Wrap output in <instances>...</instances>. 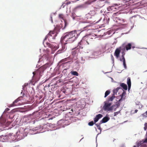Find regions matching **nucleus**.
I'll return each instance as SVG.
<instances>
[{
	"label": "nucleus",
	"instance_id": "1",
	"mask_svg": "<svg viewBox=\"0 0 147 147\" xmlns=\"http://www.w3.org/2000/svg\"><path fill=\"white\" fill-rule=\"evenodd\" d=\"M77 34L76 31H71L66 33L65 35L61 38L62 40H64L67 43H72L76 39Z\"/></svg>",
	"mask_w": 147,
	"mask_h": 147
},
{
	"label": "nucleus",
	"instance_id": "2",
	"mask_svg": "<svg viewBox=\"0 0 147 147\" xmlns=\"http://www.w3.org/2000/svg\"><path fill=\"white\" fill-rule=\"evenodd\" d=\"M92 37L91 35L84 36L78 43L77 47L83 49L85 46L90 44L93 41Z\"/></svg>",
	"mask_w": 147,
	"mask_h": 147
},
{
	"label": "nucleus",
	"instance_id": "3",
	"mask_svg": "<svg viewBox=\"0 0 147 147\" xmlns=\"http://www.w3.org/2000/svg\"><path fill=\"white\" fill-rule=\"evenodd\" d=\"M104 105L102 109L104 111H110L113 110L114 106L113 105L111 106V103L105 101L104 102Z\"/></svg>",
	"mask_w": 147,
	"mask_h": 147
},
{
	"label": "nucleus",
	"instance_id": "4",
	"mask_svg": "<svg viewBox=\"0 0 147 147\" xmlns=\"http://www.w3.org/2000/svg\"><path fill=\"white\" fill-rule=\"evenodd\" d=\"M44 71L43 69H40V68L37 71L33 72V77L35 78L38 76L40 78L43 75V72Z\"/></svg>",
	"mask_w": 147,
	"mask_h": 147
},
{
	"label": "nucleus",
	"instance_id": "5",
	"mask_svg": "<svg viewBox=\"0 0 147 147\" xmlns=\"http://www.w3.org/2000/svg\"><path fill=\"white\" fill-rule=\"evenodd\" d=\"M59 17L60 18H61L64 21V26L63 27V25L61 24V26H60L61 27V28H63L62 29H65L66 27L68 25V23L67 21L66 20L64 19V16L62 14H60L59 15Z\"/></svg>",
	"mask_w": 147,
	"mask_h": 147
},
{
	"label": "nucleus",
	"instance_id": "6",
	"mask_svg": "<svg viewBox=\"0 0 147 147\" xmlns=\"http://www.w3.org/2000/svg\"><path fill=\"white\" fill-rule=\"evenodd\" d=\"M146 142H147V138L144 140H143L142 141L136 142V145L134 146L133 147H139L140 146H141L145 147L146 145V144H144V143Z\"/></svg>",
	"mask_w": 147,
	"mask_h": 147
},
{
	"label": "nucleus",
	"instance_id": "7",
	"mask_svg": "<svg viewBox=\"0 0 147 147\" xmlns=\"http://www.w3.org/2000/svg\"><path fill=\"white\" fill-rule=\"evenodd\" d=\"M57 34L55 33V31H50L49 33L47 35L45 38V39L46 38H49H49L51 39V37H52V38L54 39L55 38V37L57 36Z\"/></svg>",
	"mask_w": 147,
	"mask_h": 147
},
{
	"label": "nucleus",
	"instance_id": "8",
	"mask_svg": "<svg viewBox=\"0 0 147 147\" xmlns=\"http://www.w3.org/2000/svg\"><path fill=\"white\" fill-rule=\"evenodd\" d=\"M55 43H54L53 44H51L49 42H47L46 45L47 46L50 48L52 51H55L58 48V47L56 46Z\"/></svg>",
	"mask_w": 147,
	"mask_h": 147
},
{
	"label": "nucleus",
	"instance_id": "9",
	"mask_svg": "<svg viewBox=\"0 0 147 147\" xmlns=\"http://www.w3.org/2000/svg\"><path fill=\"white\" fill-rule=\"evenodd\" d=\"M136 1H134V2L133 1H127L126 2V3H127L126 4H128V5H136V6H140L141 5H142L143 4H141V1L135 3Z\"/></svg>",
	"mask_w": 147,
	"mask_h": 147
},
{
	"label": "nucleus",
	"instance_id": "10",
	"mask_svg": "<svg viewBox=\"0 0 147 147\" xmlns=\"http://www.w3.org/2000/svg\"><path fill=\"white\" fill-rule=\"evenodd\" d=\"M123 52L122 53V55L121 56V58H120V61H123V65L125 69H127V66L125 63V59L124 57V55H125V53L124 52V51H125V48L123 49Z\"/></svg>",
	"mask_w": 147,
	"mask_h": 147
},
{
	"label": "nucleus",
	"instance_id": "11",
	"mask_svg": "<svg viewBox=\"0 0 147 147\" xmlns=\"http://www.w3.org/2000/svg\"><path fill=\"white\" fill-rule=\"evenodd\" d=\"M9 136L8 135H3L0 136V142H6L7 141L8 139L9 138Z\"/></svg>",
	"mask_w": 147,
	"mask_h": 147
},
{
	"label": "nucleus",
	"instance_id": "12",
	"mask_svg": "<svg viewBox=\"0 0 147 147\" xmlns=\"http://www.w3.org/2000/svg\"><path fill=\"white\" fill-rule=\"evenodd\" d=\"M22 98V97H20L15 100L13 103L10 105V107H12L19 105V103H17L21 100L20 98Z\"/></svg>",
	"mask_w": 147,
	"mask_h": 147
},
{
	"label": "nucleus",
	"instance_id": "13",
	"mask_svg": "<svg viewBox=\"0 0 147 147\" xmlns=\"http://www.w3.org/2000/svg\"><path fill=\"white\" fill-rule=\"evenodd\" d=\"M121 50V47H119L117 48L115 51L114 55L117 58H118L119 57Z\"/></svg>",
	"mask_w": 147,
	"mask_h": 147
},
{
	"label": "nucleus",
	"instance_id": "14",
	"mask_svg": "<svg viewBox=\"0 0 147 147\" xmlns=\"http://www.w3.org/2000/svg\"><path fill=\"white\" fill-rule=\"evenodd\" d=\"M92 2L93 1H88L85 3L84 4L79 5L76 8L77 9L79 8H82L85 7L86 5L91 4Z\"/></svg>",
	"mask_w": 147,
	"mask_h": 147
},
{
	"label": "nucleus",
	"instance_id": "15",
	"mask_svg": "<svg viewBox=\"0 0 147 147\" xmlns=\"http://www.w3.org/2000/svg\"><path fill=\"white\" fill-rule=\"evenodd\" d=\"M103 116L101 114H99L96 115V117L94 119V123H95L96 122H97L98 120L102 117Z\"/></svg>",
	"mask_w": 147,
	"mask_h": 147
},
{
	"label": "nucleus",
	"instance_id": "16",
	"mask_svg": "<svg viewBox=\"0 0 147 147\" xmlns=\"http://www.w3.org/2000/svg\"><path fill=\"white\" fill-rule=\"evenodd\" d=\"M69 59L70 58L69 57H68L66 58H65L62 59L59 61V63H63V64H65L69 62V61H68L66 62V61H67L69 60Z\"/></svg>",
	"mask_w": 147,
	"mask_h": 147
},
{
	"label": "nucleus",
	"instance_id": "17",
	"mask_svg": "<svg viewBox=\"0 0 147 147\" xmlns=\"http://www.w3.org/2000/svg\"><path fill=\"white\" fill-rule=\"evenodd\" d=\"M117 18L118 20L119 21V23L120 24H122V23H125V24H123L124 25H126L127 24V22L125 19H122V18Z\"/></svg>",
	"mask_w": 147,
	"mask_h": 147
},
{
	"label": "nucleus",
	"instance_id": "18",
	"mask_svg": "<svg viewBox=\"0 0 147 147\" xmlns=\"http://www.w3.org/2000/svg\"><path fill=\"white\" fill-rule=\"evenodd\" d=\"M78 49L79 48L78 47L77 48H75L72 49V53L73 55H75L78 53L79 51Z\"/></svg>",
	"mask_w": 147,
	"mask_h": 147
},
{
	"label": "nucleus",
	"instance_id": "19",
	"mask_svg": "<svg viewBox=\"0 0 147 147\" xmlns=\"http://www.w3.org/2000/svg\"><path fill=\"white\" fill-rule=\"evenodd\" d=\"M126 94V93L124 92H123L122 94L120 95V96L121 97V98L120 99L119 101V102H121L123 100H124L125 98V95Z\"/></svg>",
	"mask_w": 147,
	"mask_h": 147
},
{
	"label": "nucleus",
	"instance_id": "20",
	"mask_svg": "<svg viewBox=\"0 0 147 147\" xmlns=\"http://www.w3.org/2000/svg\"><path fill=\"white\" fill-rule=\"evenodd\" d=\"M110 119V118L107 117H104L102 120L100 121L101 123H105L107 122Z\"/></svg>",
	"mask_w": 147,
	"mask_h": 147
},
{
	"label": "nucleus",
	"instance_id": "21",
	"mask_svg": "<svg viewBox=\"0 0 147 147\" xmlns=\"http://www.w3.org/2000/svg\"><path fill=\"white\" fill-rule=\"evenodd\" d=\"M127 83L128 85V90H129L131 86V81L130 77H128L127 79Z\"/></svg>",
	"mask_w": 147,
	"mask_h": 147
},
{
	"label": "nucleus",
	"instance_id": "22",
	"mask_svg": "<svg viewBox=\"0 0 147 147\" xmlns=\"http://www.w3.org/2000/svg\"><path fill=\"white\" fill-rule=\"evenodd\" d=\"M50 66V65L49 63H46L45 64V65H43L42 67H40V69H43L44 70H45L47 68L49 67Z\"/></svg>",
	"mask_w": 147,
	"mask_h": 147
},
{
	"label": "nucleus",
	"instance_id": "23",
	"mask_svg": "<svg viewBox=\"0 0 147 147\" xmlns=\"http://www.w3.org/2000/svg\"><path fill=\"white\" fill-rule=\"evenodd\" d=\"M115 97V96H114V95H112V96H109L108 97L107 99V100L106 101L108 102H110L112 101Z\"/></svg>",
	"mask_w": 147,
	"mask_h": 147
},
{
	"label": "nucleus",
	"instance_id": "24",
	"mask_svg": "<svg viewBox=\"0 0 147 147\" xmlns=\"http://www.w3.org/2000/svg\"><path fill=\"white\" fill-rule=\"evenodd\" d=\"M120 86L125 90H127V86L124 83H121Z\"/></svg>",
	"mask_w": 147,
	"mask_h": 147
},
{
	"label": "nucleus",
	"instance_id": "25",
	"mask_svg": "<svg viewBox=\"0 0 147 147\" xmlns=\"http://www.w3.org/2000/svg\"><path fill=\"white\" fill-rule=\"evenodd\" d=\"M131 45L130 43H128L125 46V48L126 50L127 51L129 50L131 48Z\"/></svg>",
	"mask_w": 147,
	"mask_h": 147
},
{
	"label": "nucleus",
	"instance_id": "26",
	"mask_svg": "<svg viewBox=\"0 0 147 147\" xmlns=\"http://www.w3.org/2000/svg\"><path fill=\"white\" fill-rule=\"evenodd\" d=\"M71 74L74 76H78L79 75L78 73L76 71H71Z\"/></svg>",
	"mask_w": 147,
	"mask_h": 147
},
{
	"label": "nucleus",
	"instance_id": "27",
	"mask_svg": "<svg viewBox=\"0 0 147 147\" xmlns=\"http://www.w3.org/2000/svg\"><path fill=\"white\" fill-rule=\"evenodd\" d=\"M119 89V88H117L116 89H114L113 91V94L112 95H114L115 96V94H117V93L118 92Z\"/></svg>",
	"mask_w": 147,
	"mask_h": 147
},
{
	"label": "nucleus",
	"instance_id": "28",
	"mask_svg": "<svg viewBox=\"0 0 147 147\" xmlns=\"http://www.w3.org/2000/svg\"><path fill=\"white\" fill-rule=\"evenodd\" d=\"M110 93V91L109 90H107L106 91L105 93L104 97H106L108 95H109Z\"/></svg>",
	"mask_w": 147,
	"mask_h": 147
},
{
	"label": "nucleus",
	"instance_id": "29",
	"mask_svg": "<svg viewBox=\"0 0 147 147\" xmlns=\"http://www.w3.org/2000/svg\"><path fill=\"white\" fill-rule=\"evenodd\" d=\"M76 14L74 12H73L71 13V17L73 18V20H75V19L76 16Z\"/></svg>",
	"mask_w": 147,
	"mask_h": 147
},
{
	"label": "nucleus",
	"instance_id": "30",
	"mask_svg": "<svg viewBox=\"0 0 147 147\" xmlns=\"http://www.w3.org/2000/svg\"><path fill=\"white\" fill-rule=\"evenodd\" d=\"M66 1L65 2V3H63L64 4V6H65L66 5H67L71 3V2L70 1H68L66 2Z\"/></svg>",
	"mask_w": 147,
	"mask_h": 147
},
{
	"label": "nucleus",
	"instance_id": "31",
	"mask_svg": "<svg viewBox=\"0 0 147 147\" xmlns=\"http://www.w3.org/2000/svg\"><path fill=\"white\" fill-rule=\"evenodd\" d=\"M94 124V122L93 121H91L88 123V125L90 126H92Z\"/></svg>",
	"mask_w": 147,
	"mask_h": 147
},
{
	"label": "nucleus",
	"instance_id": "32",
	"mask_svg": "<svg viewBox=\"0 0 147 147\" xmlns=\"http://www.w3.org/2000/svg\"><path fill=\"white\" fill-rule=\"evenodd\" d=\"M144 129L145 130H146L147 129V123H145Z\"/></svg>",
	"mask_w": 147,
	"mask_h": 147
},
{
	"label": "nucleus",
	"instance_id": "33",
	"mask_svg": "<svg viewBox=\"0 0 147 147\" xmlns=\"http://www.w3.org/2000/svg\"><path fill=\"white\" fill-rule=\"evenodd\" d=\"M120 102H119V101H118V102H117V103L116 104V105L117 106V107H119L120 105Z\"/></svg>",
	"mask_w": 147,
	"mask_h": 147
},
{
	"label": "nucleus",
	"instance_id": "34",
	"mask_svg": "<svg viewBox=\"0 0 147 147\" xmlns=\"http://www.w3.org/2000/svg\"><path fill=\"white\" fill-rule=\"evenodd\" d=\"M120 112V111H119L114 113V116H116L118 115Z\"/></svg>",
	"mask_w": 147,
	"mask_h": 147
},
{
	"label": "nucleus",
	"instance_id": "35",
	"mask_svg": "<svg viewBox=\"0 0 147 147\" xmlns=\"http://www.w3.org/2000/svg\"><path fill=\"white\" fill-rule=\"evenodd\" d=\"M143 115L144 116L147 117V111L143 114Z\"/></svg>",
	"mask_w": 147,
	"mask_h": 147
},
{
	"label": "nucleus",
	"instance_id": "36",
	"mask_svg": "<svg viewBox=\"0 0 147 147\" xmlns=\"http://www.w3.org/2000/svg\"><path fill=\"white\" fill-rule=\"evenodd\" d=\"M61 51H57V54H59V53H61Z\"/></svg>",
	"mask_w": 147,
	"mask_h": 147
},
{
	"label": "nucleus",
	"instance_id": "37",
	"mask_svg": "<svg viewBox=\"0 0 147 147\" xmlns=\"http://www.w3.org/2000/svg\"><path fill=\"white\" fill-rule=\"evenodd\" d=\"M5 122V121H4V122H3V123H2L0 122V126L2 125V124H4V123Z\"/></svg>",
	"mask_w": 147,
	"mask_h": 147
},
{
	"label": "nucleus",
	"instance_id": "38",
	"mask_svg": "<svg viewBox=\"0 0 147 147\" xmlns=\"http://www.w3.org/2000/svg\"><path fill=\"white\" fill-rule=\"evenodd\" d=\"M138 110H137V109L135 110V112H134V113H136L138 112Z\"/></svg>",
	"mask_w": 147,
	"mask_h": 147
},
{
	"label": "nucleus",
	"instance_id": "39",
	"mask_svg": "<svg viewBox=\"0 0 147 147\" xmlns=\"http://www.w3.org/2000/svg\"><path fill=\"white\" fill-rule=\"evenodd\" d=\"M97 126L98 128H100V127L99 125H97Z\"/></svg>",
	"mask_w": 147,
	"mask_h": 147
},
{
	"label": "nucleus",
	"instance_id": "40",
	"mask_svg": "<svg viewBox=\"0 0 147 147\" xmlns=\"http://www.w3.org/2000/svg\"><path fill=\"white\" fill-rule=\"evenodd\" d=\"M111 56L112 59H113L114 60V57H113V56L112 55H111Z\"/></svg>",
	"mask_w": 147,
	"mask_h": 147
},
{
	"label": "nucleus",
	"instance_id": "41",
	"mask_svg": "<svg viewBox=\"0 0 147 147\" xmlns=\"http://www.w3.org/2000/svg\"><path fill=\"white\" fill-rule=\"evenodd\" d=\"M51 20L52 22H53V20H52V17L51 16Z\"/></svg>",
	"mask_w": 147,
	"mask_h": 147
},
{
	"label": "nucleus",
	"instance_id": "42",
	"mask_svg": "<svg viewBox=\"0 0 147 147\" xmlns=\"http://www.w3.org/2000/svg\"><path fill=\"white\" fill-rule=\"evenodd\" d=\"M133 17H136V16H132V17H131V18H132Z\"/></svg>",
	"mask_w": 147,
	"mask_h": 147
},
{
	"label": "nucleus",
	"instance_id": "43",
	"mask_svg": "<svg viewBox=\"0 0 147 147\" xmlns=\"http://www.w3.org/2000/svg\"><path fill=\"white\" fill-rule=\"evenodd\" d=\"M71 111H72V112H73V109H71Z\"/></svg>",
	"mask_w": 147,
	"mask_h": 147
},
{
	"label": "nucleus",
	"instance_id": "44",
	"mask_svg": "<svg viewBox=\"0 0 147 147\" xmlns=\"http://www.w3.org/2000/svg\"><path fill=\"white\" fill-rule=\"evenodd\" d=\"M47 80H45V82H46L47 81Z\"/></svg>",
	"mask_w": 147,
	"mask_h": 147
}]
</instances>
